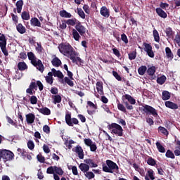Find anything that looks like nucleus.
Here are the masks:
<instances>
[{"mask_svg": "<svg viewBox=\"0 0 180 180\" xmlns=\"http://www.w3.org/2000/svg\"><path fill=\"white\" fill-rule=\"evenodd\" d=\"M166 34L167 37H172L174 36V31H172V28L168 27L166 29Z\"/></svg>", "mask_w": 180, "mask_h": 180, "instance_id": "obj_52", "label": "nucleus"}, {"mask_svg": "<svg viewBox=\"0 0 180 180\" xmlns=\"http://www.w3.org/2000/svg\"><path fill=\"white\" fill-rule=\"evenodd\" d=\"M17 32L20 34H25L26 33V27L22 25V23H19L16 26Z\"/></svg>", "mask_w": 180, "mask_h": 180, "instance_id": "obj_24", "label": "nucleus"}, {"mask_svg": "<svg viewBox=\"0 0 180 180\" xmlns=\"http://www.w3.org/2000/svg\"><path fill=\"white\" fill-rule=\"evenodd\" d=\"M147 164L148 165H151L152 167H154L157 162H155V160H154L153 158L149 157L147 160Z\"/></svg>", "mask_w": 180, "mask_h": 180, "instance_id": "obj_51", "label": "nucleus"}, {"mask_svg": "<svg viewBox=\"0 0 180 180\" xmlns=\"http://www.w3.org/2000/svg\"><path fill=\"white\" fill-rule=\"evenodd\" d=\"M158 131L162 133V134H164V136H168L169 134L168 130L164 127H159Z\"/></svg>", "mask_w": 180, "mask_h": 180, "instance_id": "obj_43", "label": "nucleus"}, {"mask_svg": "<svg viewBox=\"0 0 180 180\" xmlns=\"http://www.w3.org/2000/svg\"><path fill=\"white\" fill-rule=\"evenodd\" d=\"M153 37L155 41H156L157 43H160V34L158 33V31H157V30H153Z\"/></svg>", "mask_w": 180, "mask_h": 180, "instance_id": "obj_44", "label": "nucleus"}, {"mask_svg": "<svg viewBox=\"0 0 180 180\" xmlns=\"http://www.w3.org/2000/svg\"><path fill=\"white\" fill-rule=\"evenodd\" d=\"M51 71L53 74V77H57L58 78H60V79H63L64 78V75L63 72L60 70H56L55 68H52Z\"/></svg>", "mask_w": 180, "mask_h": 180, "instance_id": "obj_21", "label": "nucleus"}, {"mask_svg": "<svg viewBox=\"0 0 180 180\" xmlns=\"http://www.w3.org/2000/svg\"><path fill=\"white\" fill-rule=\"evenodd\" d=\"M143 46L145 47L144 50H145L146 53L153 50V46H151V45L150 44L143 43Z\"/></svg>", "mask_w": 180, "mask_h": 180, "instance_id": "obj_53", "label": "nucleus"}, {"mask_svg": "<svg viewBox=\"0 0 180 180\" xmlns=\"http://www.w3.org/2000/svg\"><path fill=\"white\" fill-rule=\"evenodd\" d=\"M18 68L19 71H25V70H27V68H29L27 67V65L26 64V63H25V61H22V62H19L18 63Z\"/></svg>", "mask_w": 180, "mask_h": 180, "instance_id": "obj_26", "label": "nucleus"}, {"mask_svg": "<svg viewBox=\"0 0 180 180\" xmlns=\"http://www.w3.org/2000/svg\"><path fill=\"white\" fill-rule=\"evenodd\" d=\"M121 40L125 43V44H127L129 43V39H127V36L126 34H121Z\"/></svg>", "mask_w": 180, "mask_h": 180, "instance_id": "obj_57", "label": "nucleus"}, {"mask_svg": "<svg viewBox=\"0 0 180 180\" xmlns=\"http://www.w3.org/2000/svg\"><path fill=\"white\" fill-rule=\"evenodd\" d=\"M15 158V154L12 151L6 149H0V161L3 159L4 162L12 161Z\"/></svg>", "mask_w": 180, "mask_h": 180, "instance_id": "obj_6", "label": "nucleus"}, {"mask_svg": "<svg viewBox=\"0 0 180 180\" xmlns=\"http://www.w3.org/2000/svg\"><path fill=\"white\" fill-rule=\"evenodd\" d=\"M84 144L87 146V147L90 148V151L92 153H96V150H98V146H96V143L93 142L91 139H84Z\"/></svg>", "mask_w": 180, "mask_h": 180, "instance_id": "obj_9", "label": "nucleus"}, {"mask_svg": "<svg viewBox=\"0 0 180 180\" xmlns=\"http://www.w3.org/2000/svg\"><path fill=\"white\" fill-rule=\"evenodd\" d=\"M21 18L23 20H29L30 19V14L27 11H23L21 13Z\"/></svg>", "mask_w": 180, "mask_h": 180, "instance_id": "obj_41", "label": "nucleus"}, {"mask_svg": "<svg viewBox=\"0 0 180 180\" xmlns=\"http://www.w3.org/2000/svg\"><path fill=\"white\" fill-rule=\"evenodd\" d=\"M46 174L54 175V174H56V169L54 168V166H51L48 167L46 169Z\"/></svg>", "mask_w": 180, "mask_h": 180, "instance_id": "obj_48", "label": "nucleus"}, {"mask_svg": "<svg viewBox=\"0 0 180 180\" xmlns=\"http://www.w3.org/2000/svg\"><path fill=\"white\" fill-rule=\"evenodd\" d=\"M30 23L32 26H34L37 27H41V22H40V20L37 19V18H32L30 20Z\"/></svg>", "mask_w": 180, "mask_h": 180, "instance_id": "obj_19", "label": "nucleus"}, {"mask_svg": "<svg viewBox=\"0 0 180 180\" xmlns=\"http://www.w3.org/2000/svg\"><path fill=\"white\" fill-rule=\"evenodd\" d=\"M117 109L121 112H123V113H127V110L126 109V107H124V105L120 103H117Z\"/></svg>", "mask_w": 180, "mask_h": 180, "instance_id": "obj_46", "label": "nucleus"}, {"mask_svg": "<svg viewBox=\"0 0 180 180\" xmlns=\"http://www.w3.org/2000/svg\"><path fill=\"white\" fill-rule=\"evenodd\" d=\"M58 49L61 54L68 57L72 61L75 62V57L79 56L72 46L68 43H61L58 45Z\"/></svg>", "mask_w": 180, "mask_h": 180, "instance_id": "obj_1", "label": "nucleus"}, {"mask_svg": "<svg viewBox=\"0 0 180 180\" xmlns=\"http://www.w3.org/2000/svg\"><path fill=\"white\" fill-rule=\"evenodd\" d=\"M96 89L100 95H104L103 93V83L102 82H96Z\"/></svg>", "mask_w": 180, "mask_h": 180, "instance_id": "obj_23", "label": "nucleus"}, {"mask_svg": "<svg viewBox=\"0 0 180 180\" xmlns=\"http://www.w3.org/2000/svg\"><path fill=\"white\" fill-rule=\"evenodd\" d=\"M28 60L31 61V64L36 67L37 70H39L40 72H43L44 71V65L41 62V60L37 59L36 55L33 53V52L30 51L27 53Z\"/></svg>", "mask_w": 180, "mask_h": 180, "instance_id": "obj_3", "label": "nucleus"}, {"mask_svg": "<svg viewBox=\"0 0 180 180\" xmlns=\"http://www.w3.org/2000/svg\"><path fill=\"white\" fill-rule=\"evenodd\" d=\"M54 168L55 174H56L57 175H60V176H62V175H64V170H63V168H61V167L54 166Z\"/></svg>", "mask_w": 180, "mask_h": 180, "instance_id": "obj_37", "label": "nucleus"}, {"mask_svg": "<svg viewBox=\"0 0 180 180\" xmlns=\"http://www.w3.org/2000/svg\"><path fill=\"white\" fill-rule=\"evenodd\" d=\"M75 152L78 155L79 160H84V149L79 146H77L75 148Z\"/></svg>", "mask_w": 180, "mask_h": 180, "instance_id": "obj_13", "label": "nucleus"}, {"mask_svg": "<svg viewBox=\"0 0 180 180\" xmlns=\"http://www.w3.org/2000/svg\"><path fill=\"white\" fill-rule=\"evenodd\" d=\"M171 98V94L168 91H163L162 93V98L163 101H168Z\"/></svg>", "mask_w": 180, "mask_h": 180, "instance_id": "obj_33", "label": "nucleus"}, {"mask_svg": "<svg viewBox=\"0 0 180 180\" xmlns=\"http://www.w3.org/2000/svg\"><path fill=\"white\" fill-rule=\"evenodd\" d=\"M65 120L66 122V124L70 127H73L74 124H78V123H79L78 119L75 117L71 118V113L68 112L65 114Z\"/></svg>", "mask_w": 180, "mask_h": 180, "instance_id": "obj_8", "label": "nucleus"}, {"mask_svg": "<svg viewBox=\"0 0 180 180\" xmlns=\"http://www.w3.org/2000/svg\"><path fill=\"white\" fill-rule=\"evenodd\" d=\"M37 160L39 161V162H41V164H44V162H46V158H44L41 153H39L37 155Z\"/></svg>", "mask_w": 180, "mask_h": 180, "instance_id": "obj_42", "label": "nucleus"}, {"mask_svg": "<svg viewBox=\"0 0 180 180\" xmlns=\"http://www.w3.org/2000/svg\"><path fill=\"white\" fill-rule=\"evenodd\" d=\"M43 131H44V133H46V134H49V133H50V127H49L48 125H44L43 127Z\"/></svg>", "mask_w": 180, "mask_h": 180, "instance_id": "obj_64", "label": "nucleus"}, {"mask_svg": "<svg viewBox=\"0 0 180 180\" xmlns=\"http://www.w3.org/2000/svg\"><path fill=\"white\" fill-rule=\"evenodd\" d=\"M165 53H166V57L168 60H173L174 59V53H172V51H171V49L169 47L165 48Z\"/></svg>", "mask_w": 180, "mask_h": 180, "instance_id": "obj_22", "label": "nucleus"}, {"mask_svg": "<svg viewBox=\"0 0 180 180\" xmlns=\"http://www.w3.org/2000/svg\"><path fill=\"white\" fill-rule=\"evenodd\" d=\"M156 13L160 16V18H162V19H167V15L164 10H162L161 8H156Z\"/></svg>", "mask_w": 180, "mask_h": 180, "instance_id": "obj_20", "label": "nucleus"}, {"mask_svg": "<svg viewBox=\"0 0 180 180\" xmlns=\"http://www.w3.org/2000/svg\"><path fill=\"white\" fill-rule=\"evenodd\" d=\"M59 15L61 18H71L72 16L71 13L67 12L65 10L60 11Z\"/></svg>", "mask_w": 180, "mask_h": 180, "instance_id": "obj_36", "label": "nucleus"}, {"mask_svg": "<svg viewBox=\"0 0 180 180\" xmlns=\"http://www.w3.org/2000/svg\"><path fill=\"white\" fill-rule=\"evenodd\" d=\"M165 105L166 108H168L169 109H172L173 110H176L179 106L178 104L172 102V101H165Z\"/></svg>", "mask_w": 180, "mask_h": 180, "instance_id": "obj_15", "label": "nucleus"}, {"mask_svg": "<svg viewBox=\"0 0 180 180\" xmlns=\"http://www.w3.org/2000/svg\"><path fill=\"white\" fill-rule=\"evenodd\" d=\"M77 13L82 19H85V13L81 8H77Z\"/></svg>", "mask_w": 180, "mask_h": 180, "instance_id": "obj_54", "label": "nucleus"}, {"mask_svg": "<svg viewBox=\"0 0 180 180\" xmlns=\"http://www.w3.org/2000/svg\"><path fill=\"white\" fill-rule=\"evenodd\" d=\"M124 105L128 110H133L132 105H136V99L130 96V94L123 95L122 97Z\"/></svg>", "mask_w": 180, "mask_h": 180, "instance_id": "obj_4", "label": "nucleus"}, {"mask_svg": "<svg viewBox=\"0 0 180 180\" xmlns=\"http://www.w3.org/2000/svg\"><path fill=\"white\" fill-rule=\"evenodd\" d=\"M102 169L103 172H107L108 174H114V175L119 174V166L116 162L110 160H107L105 163H102Z\"/></svg>", "mask_w": 180, "mask_h": 180, "instance_id": "obj_2", "label": "nucleus"}, {"mask_svg": "<svg viewBox=\"0 0 180 180\" xmlns=\"http://www.w3.org/2000/svg\"><path fill=\"white\" fill-rule=\"evenodd\" d=\"M65 82V84H68V85H69V86H74V82H72V80L70 79V78L68 77H65L64 79H63L60 81V84H64Z\"/></svg>", "mask_w": 180, "mask_h": 180, "instance_id": "obj_28", "label": "nucleus"}, {"mask_svg": "<svg viewBox=\"0 0 180 180\" xmlns=\"http://www.w3.org/2000/svg\"><path fill=\"white\" fill-rule=\"evenodd\" d=\"M168 6H169V4L167 3L161 2L160 4V9H166V8H168Z\"/></svg>", "mask_w": 180, "mask_h": 180, "instance_id": "obj_63", "label": "nucleus"}, {"mask_svg": "<svg viewBox=\"0 0 180 180\" xmlns=\"http://www.w3.org/2000/svg\"><path fill=\"white\" fill-rule=\"evenodd\" d=\"M38 112L44 115V116H50L51 115V110L47 107H42L41 108H37Z\"/></svg>", "mask_w": 180, "mask_h": 180, "instance_id": "obj_16", "label": "nucleus"}, {"mask_svg": "<svg viewBox=\"0 0 180 180\" xmlns=\"http://www.w3.org/2000/svg\"><path fill=\"white\" fill-rule=\"evenodd\" d=\"M108 130L111 131L112 134H115L119 137L123 136V128L117 123H111L108 125Z\"/></svg>", "mask_w": 180, "mask_h": 180, "instance_id": "obj_5", "label": "nucleus"}, {"mask_svg": "<svg viewBox=\"0 0 180 180\" xmlns=\"http://www.w3.org/2000/svg\"><path fill=\"white\" fill-rule=\"evenodd\" d=\"M139 110L142 113H146V115H152L153 117H157L158 116V112L157 110L152 107L151 105H144L139 108Z\"/></svg>", "mask_w": 180, "mask_h": 180, "instance_id": "obj_7", "label": "nucleus"}, {"mask_svg": "<svg viewBox=\"0 0 180 180\" xmlns=\"http://www.w3.org/2000/svg\"><path fill=\"white\" fill-rule=\"evenodd\" d=\"M129 59L131 61L133 60H136V57H137V52L136 51H133L132 52L128 54Z\"/></svg>", "mask_w": 180, "mask_h": 180, "instance_id": "obj_45", "label": "nucleus"}, {"mask_svg": "<svg viewBox=\"0 0 180 180\" xmlns=\"http://www.w3.org/2000/svg\"><path fill=\"white\" fill-rule=\"evenodd\" d=\"M35 89V91H37V84H36V82H32L30 84V86L26 90V93L29 94L30 95H34L36 94V91H33Z\"/></svg>", "mask_w": 180, "mask_h": 180, "instance_id": "obj_11", "label": "nucleus"}, {"mask_svg": "<svg viewBox=\"0 0 180 180\" xmlns=\"http://www.w3.org/2000/svg\"><path fill=\"white\" fill-rule=\"evenodd\" d=\"M79 169L82 171V172H84V174L86 172H88L89 171V166L86 163H81L79 165Z\"/></svg>", "mask_w": 180, "mask_h": 180, "instance_id": "obj_25", "label": "nucleus"}, {"mask_svg": "<svg viewBox=\"0 0 180 180\" xmlns=\"http://www.w3.org/2000/svg\"><path fill=\"white\" fill-rule=\"evenodd\" d=\"M112 75L117 81H122V77L116 71H112Z\"/></svg>", "mask_w": 180, "mask_h": 180, "instance_id": "obj_56", "label": "nucleus"}, {"mask_svg": "<svg viewBox=\"0 0 180 180\" xmlns=\"http://www.w3.org/2000/svg\"><path fill=\"white\" fill-rule=\"evenodd\" d=\"M84 161L88 166H89V168L98 167V163L95 162V160L91 158L86 159Z\"/></svg>", "mask_w": 180, "mask_h": 180, "instance_id": "obj_17", "label": "nucleus"}, {"mask_svg": "<svg viewBox=\"0 0 180 180\" xmlns=\"http://www.w3.org/2000/svg\"><path fill=\"white\" fill-rule=\"evenodd\" d=\"M148 175L149 178L152 180H155V177L154 176V171L153 169H150L148 171Z\"/></svg>", "mask_w": 180, "mask_h": 180, "instance_id": "obj_59", "label": "nucleus"}, {"mask_svg": "<svg viewBox=\"0 0 180 180\" xmlns=\"http://www.w3.org/2000/svg\"><path fill=\"white\" fill-rule=\"evenodd\" d=\"M37 46L36 47V51H37L38 53H43V46H41V44L37 43Z\"/></svg>", "mask_w": 180, "mask_h": 180, "instance_id": "obj_60", "label": "nucleus"}, {"mask_svg": "<svg viewBox=\"0 0 180 180\" xmlns=\"http://www.w3.org/2000/svg\"><path fill=\"white\" fill-rule=\"evenodd\" d=\"M27 144L29 150H33L34 148V142L33 141L30 140Z\"/></svg>", "mask_w": 180, "mask_h": 180, "instance_id": "obj_58", "label": "nucleus"}, {"mask_svg": "<svg viewBox=\"0 0 180 180\" xmlns=\"http://www.w3.org/2000/svg\"><path fill=\"white\" fill-rule=\"evenodd\" d=\"M75 30L79 32L80 36H84L85 33H86V27L82 25L81 22L77 21V24L75 25Z\"/></svg>", "mask_w": 180, "mask_h": 180, "instance_id": "obj_10", "label": "nucleus"}, {"mask_svg": "<svg viewBox=\"0 0 180 180\" xmlns=\"http://www.w3.org/2000/svg\"><path fill=\"white\" fill-rule=\"evenodd\" d=\"M87 105L93 110H87V113L90 115V116H92V115H95V112H96V109H98V106L95 105L92 101H87Z\"/></svg>", "mask_w": 180, "mask_h": 180, "instance_id": "obj_12", "label": "nucleus"}, {"mask_svg": "<svg viewBox=\"0 0 180 180\" xmlns=\"http://www.w3.org/2000/svg\"><path fill=\"white\" fill-rule=\"evenodd\" d=\"M30 101L32 105H36V103H37V97H36V96H32Z\"/></svg>", "mask_w": 180, "mask_h": 180, "instance_id": "obj_55", "label": "nucleus"}, {"mask_svg": "<svg viewBox=\"0 0 180 180\" xmlns=\"http://www.w3.org/2000/svg\"><path fill=\"white\" fill-rule=\"evenodd\" d=\"M100 13L104 18H109V16H110V12L109 11V9H108L106 6L101 7Z\"/></svg>", "mask_w": 180, "mask_h": 180, "instance_id": "obj_18", "label": "nucleus"}, {"mask_svg": "<svg viewBox=\"0 0 180 180\" xmlns=\"http://www.w3.org/2000/svg\"><path fill=\"white\" fill-rule=\"evenodd\" d=\"M165 155L167 158H172V160H174L175 158V155H174V153L171 150H167Z\"/></svg>", "mask_w": 180, "mask_h": 180, "instance_id": "obj_50", "label": "nucleus"}, {"mask_svg": "<svg viewBox=\"0 0 180 180\" xmlns=\"http://www.w3.org/2000/svg\"><path fill=\"white\" fill-rule=\"evenodd\" d=\"M51 63L53 67H60L62 64L61 60H60L58 57L53 58L51 60Z\"/></svg>", "mask_w": 180, "mask_h": 180, "instance_id": "obj_27", "label": "nucleus"}, {"mask_svg": "<svg viewBox=\"0 0 180 180\" xmlns=\"http://www.w3.org/2000/svg\"><path fill=\"white\" fill-rule=\"evenodd\" d=\"M37 176H38V179H40V180L44 178V175H43V172H41V169H39L38 170Z\"/></svg>", "mask_w": 180, "mask_h": 180, "instance_id": "obj_61", "label": "nucleus"}, {"mask_svg": "<svg viewBox=\"0 0 180 180\" xmlns=\"http://www.w3.org/2000/svg\"><path fill=\"white\" fill-rule=\"evenodd\" d=\"M147 71V66L142 65L138 69V72L139 75H144Z\"/></svg>", "mask_w": 180, "mask_h": 180, "instance_id": "obj_40", "label": "nucleus"}, {"mask_svg": "<svg viewBox=\"0 0 180 180\" xmlns=\"http://www.w3.org/2000/svg\"><path fill=\"white\" fill-rule=\"evenodd\" d=\"M25 117L27 124H32V123H34V120L36 119L34 114L30 112L25 115Z\"/></svg>", "mask_w": 180, "mask_h": 180, "instance_id": "obj_14", "label": "nucleus"}, {"mask_svg": "<svg viewBox=\"0 0 180 180\" xmlns=\"http://www.w3.org/2000/svg\"><path fill=\"white\" fill-rule=\"evenodd\" d=\"M176 146H179V147H177V148L179 149H176L174 150V155L176 156V157H179L180 155V141L179 140H177L176 141Z\"/></svg>", "mask_w": 180, "mask_h": 180, "instance_id": "obj_49", "label": "nucleus"}, {"mask_svg": "<svg viewBox=\"0 0 180 180\" xmlns=\"http://www.w3.org/2000/svg\"><path fill=\"white\" fill-rule=\"evenodd\" d=\"M60 27L63 30H65V29H67V20L63 21L62 23L60 24Z\"/></svg>", "mask_w": 180, "mask_h": 180, "instance_id": "obj_62", "label": "nucleus"}, {"mask_svg": "<svg viewBox=\"0 0 180 180\" xmlns=\"http://www.w3.org/2000/svg\"><path fill=\"white\" fill-rule=\"evenodd\" d=\"M156 70L157 69L155 68V66H152L146 70V72L148 75H150V77H153L154 74H155Z\"/></svg>", "mask_w": 180, "mask_h": 180, "instance_id": "obj_32", "label": "nucleus"}, {"mask_svg": "<svg viewBox=\"0 0 180 180\" xmlns=\"http://www.w3.org/2000/svg\"><path fill=\"white\" fill-rule=\"evenodd\" d=\"M0 49L2 53L4 54V56H9V53H8V50H6V42L0 44Z\"/></svg>", "mask_w": 180, "mask_h": 180, "instance_id": "obj_34", "label": "nucleus"}, {"mask_svg": "<svg viewBox=\"0 0 180 180\" xmlns=\"http://www.w3.org/2000/svg\"><path fill=\"white\" fill-rule=\"evenodd\" d=\"M165 81H167V77H165V75L157 78V82L160 85H164V84H165Z\"/></svg>", "mask_w": 180, "mask_h": 180, "instance_id": "obj_39", "label": "nucleus"}, {"mask_svg": "<svg viewBox=\"0 0 180 180\" xmlns=\"http://www.w3.org/2000/svg\"><path fill=\"white\" fill-rule=\"evenodd\" d=\"M52 98L53 99V103L54 105H57V103H61V96L60 95H54V96H52Z\"/></svg>", "mask_w": 180, "mask_h": 180, "instance_id": "obj_38", "label": "nucleus"}, {"mask_svg": "<svg viewBox=\"0 0 180 180\" xmlns=\"http://www.w3.org/2000/svg\"><path fill=\"white\" fill-rule=\"evenodd\" d=\"M15 6L18 13H20L22 12V8H23V0H18L15 4Z\"/></svg>", "mask_w": 180, "mask_h": 180, "instance_id": "obj_29", "label": "nucleus"}, {"mask_svg": "<svg viewBox=\"0 0 180 180\" xmlns=\"http://www.w3.org/2000/svg\"><path fill=\"white\" fill-rule=\"evenodd\" d=\"M72 34L73 36V39L76 41H79V39H81V35H79V32H77L75 29H73L72 30Z\"/></svg>", "mask_w": 180, "mask_h": 180, "instance_id": "obj_31", "label": "nucleus"}, {"mask_svg": "<svg viewBox=\"0 0 180 180\" xmlns=\"http://www.w3.org/2000/svg\"><path fill=\"white\" fill-rule=\"evenodd\" d=\"M84 176H86V178H88L89 179H94V178H95V174H94V172H92L88 171L84 173Z\"/></svg>", "mask_w": 180, "mask_h": 180, "instance_id": "obj_47", "label": "nucleus"}, {"mask_svg": "<svg viewBox=\"0 0 180 180\" xmlns=\"http://www.w3.org/2000/svg\"><path fill=\"white\" fill-rule=\"evenodd\" d=\"M78 22H79L78 20H77V18H75L72 19H68L66 20V23L69 26H77Z\"/></svg>", "mask_w": 180, "mask_h": 180, "instance_id": "obj_30", "label": "nucleus"}, {"mask_svg": "<svg viewBox=\"0 0 180 180\" xmlns=\"http://www.w3.org/2000/svg\"><path fill=\"white\" fill-rule=\"evenodd\" d=\"M155 145H156V148L158 149L159 153H165V148L161 144V143L157 141L155 143Z\"/></svg>", "mask_w": 180, "mask_h": 180, "instance_id": "obj_35", "label": "nucleus"}]
</instances>
